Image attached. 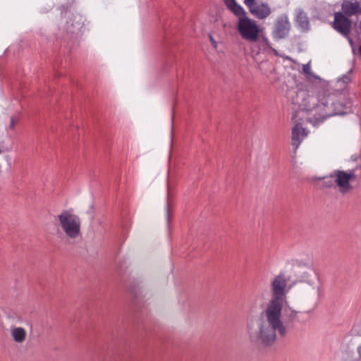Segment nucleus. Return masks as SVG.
I'll use <instances>...</instances> for the list:
<instances>
[{"instance_id": "1a4fd4ad", "label": "nucleus", "mask_w": 361, "mask_h": 361, "mask_svg": "<svg viewBox=\"0 0 361 361\" xmlns=\"http://www.w3.org/2000/svg\"><path fill=\"white\" fill-rule=\"evenodd\" d=\"M289 30L290 23L287 16H281L276 20L275 28L273 32V36L275 39L284 38L288 34Z\"/></svg>"}, {"instance_id": "4468645a", "label": "nucleus", "mask_w": 361, "mask_h": 361, "mask_svg": "<svg viewBox=\"0 0 361 361\" xmlns=\"http://www.w3.org/2000/svg\"><path fill=\"white\" fill-rule=\"evenodd\" d=\"M296 22L298 26L303 30H307L309 27V21L306 14L301 10L296 11Z\"/></svg>"}, {"instance_id": "7ed1b4c3", "label": "nucleus", "mask_w": 361, "mask_h": 361, "mask_svg": "<svg viewBox=\"0 0 361 361\" xmlns=\"http://www.w3.org/2000/svg\"><path fill=\"white\" fill-rule=\"evenodd\" d=\"M316 179L322 181L323 187L334 188L342 195L352 193L357 183V176L355 169H335L329 176Z\"/></svg>"}, {"instance_id": "f03ea898", "label": "nucleus", "mask_w": 361, "mask_h": 361, "mask_svg": "<svg viewBox=\"0 0 361 361\" xmlns=\"http://www.w3.org/2000/svg\"><path fill=\"white\" fill-rule=\"evenodd\" d=\"M298 97L301 99L299 103L300 110L296 112L293 118L294 126L291 132V145L297 150L301 142L307 136L308 130L303 127L302 123L296 118L306 113L307 120L313 123L323 121L327 117L344 114L345 107L349 102L342 103L344 97L341 94L330 93L328 90H322L317 95L300 91Z\"/></svg>"}, {"instance_id": "9d476101", "label": "nucleus", "mask_w": 361, "mask_h": 361, "mask_svg": "<svg viewBox=\"0 0 361 361\" xmlns=\"http://www.w3.org/2000/svg\"><path fill=\"white\" fill-rule=\"evenodd\" d=\"M11 336L16 343H22L26 340L27 331L23 327L13 326L11 328Z\"/></svg>"}, {"instance_id": "f8f14e48", "label": "nucleus", "mask_w": 361, "mask_h": 361, "mask_svg": "<svg viewBox=\"0 0 361 361\" xmlns=\"http://www.w3.org/2000/svg\"><path fill=\"white\" fill-rule=\"evenodd\" d=\"M283 311L285 312V316L288 322L293 323L299 321L300 312L290 307L288 302L283 307Z\"/></svg>"}, {"instance_id": "f257e3e1", "label": "nucleus", "mask_w": 361, "mask_h": 361, "mask_svg": "<svg viewBox=\"0 0 361 361\" xmlns=\"http://www.w3.org/2000/svg\"><path fill=\"white\" fill-rule=\"evenodd\" d=\"M287 279L284 275L276 276L271 282V298L259 316H249L245 329L251 343L264 346L274 343L277 336L285 337L288 328L282 314L287 305Z\"/></svg>"}, {"instance_id": "f3484780", "label": "nucleus", "mask_w": 361, "mask_h": 361, "mask_svg": "<svg viewBox=\"0 0 361 361\" xmlns=\"http://www.w3.org/2000/svg\"><path fill=\"white\" fill-rule=\"evenodd\" d=\"M209 39L210 43H211L212 46L213 47V48L214 49H217V48H218V42L214 39L213 36L209 35Z\"/></svg>"}, {"instance_id": "20e7f679", "label": "nucleus", "mask_w": 361, "mask_h": 361, "mask_svg": "<svg viewBox=\"0 0 361 361\" xmlns=\"http://www.w3.org/2000/svg\"><path fill=\"white\" fill-rule=\"evenodd\" d=\"M236 30L239 35L244 40L250 42H257L262 40L268 45L269 40L264 34V27L260 26L255 20L248 18L245 14L238 17Z\"/></svg>"}, {"instance_id": "aec40b11", "label": "nucleus", "mask_w": 361, "mask_h": 361, "mask_svg": "<svg viewBox=\"0 0 361 361\" xmlns=\"http://www.w3.org/2000/svg\"><path fill=\"white\" fill-rule=\"evenodd\" d=\"M359 51H360V54H361V46H360V48H359Z\"/></svg>"}, {"instance_id": "6e6552de", "label": "nucleus", "mask_w": 361, "mask_h": 361, "mask_svg": "<svg viewBox=\"0 0 361 361\" xmlns=\"http://www.w3.org/2000/svg\"><path fill=\"white\" fill-rule=\"evenodd\" d=\"M351 23L348 18L341 13L337 12L334 14L333 27L340 33L347 36L350 30Z\"/></svg>"}, {"instance_id": "ddd939ff", "label": "nucleus", "mask_w": 361, "mask_h": 361, "mask_svg": "<svg viewBox=\"0 0 361 361\" xmlns=\"http://www.w3.org/2000/svg\"><path fill=\"white\" fill-rule=\"evenodd\" d=\"M226 6L231 10L236 16L245 14L244 8L238 4L235 0H224Z\"/></svg>"}, {"instance_id": "0eeeda50", "label": "nucleus", "mask_w": 361, "mask_h": 361, "mask_svg": "<svg viewBox=\"0 0 361 361\" xmlns=\"http://www.w3.org/2000/svg\"><path fill=\"white\" fill-rule=\"evenodd\" d=\"M243 3L250 12L258 19H264L271 13V8L266 3H257V0H244Z\"/></svg>"}, {"instance_id": "39448f33", "label": "nucleus", "mask_w": 361, "mask_h": 361, "mask_svg": "<svg viewBox=\"0 0 361 361\" xmlns=\"http://www.w3.org/2000/svg\"><path fill=\"white\" fill-rule=\"evenodd\" d=\"M59 227L69 239H76L80 235L81 219L72 209L61 211L56 217Z\"/></svg>"}, {"instance_id": "dca6fc26", "label": "nucleus", "mask_w": 361, "mask_h": 361, "mask_svg": "<svg viewBox=\"0 0 361 361\" xmlns=\"http://www.w3.org/2000/svg\"><path fill=\"white\" fill-rule=\"evenodd\" d=\"M302 71H303V73L307 75V76L310 77V78H315V79H317L318 77H317L312 71H311V66H310V63H307L306 64H304L302 66Z\"/></svg>"}, {"instance_id": "6ab92c4d", "label": "nucleus", "mask_w": 361, "mask_h": 361, "mask_svg": "<svg viewBox=\"0 0 361 361\" xmlns=\"http://www.w3.org/2000/svg\"><path fill=\"white\" fill-rule=\"evenodd\" d=\"M357 353L359 359L361 360V344L357 346Z\"/></svg>"}, {"instance_id": "a211bd4d", "label": "nucleus", "mask_w": 361, "mask_h": 361, "mask_svg": "<svg viewBox=\"0 0 361 361\" xmlns=\"http://www.w3.org/2000/svg\"><path fill=\"white\" fill-rule=\"evenodd\" d=\"M166 221L168 223H169L170 221V214H169V207L166 209Z\"/></svg>"}, {"instance_id": "9b49d317", "label": "nucleus", "mask_w": 361, "mask_h": 361, "mask_svg": "<svg viewBox=\"0 0 361 361\" xmlns=\"http://www.w3.org/2000/svg\"><path fill=\"white\" fill-rule=\"evenodd\" d=\"M343 12L347 16H352L360 11V8L357 1H344L342 4Z\"/></svg>"}, {"instance_id": "2eb2a0df", "label": "nucleus", "mask_w": 361, "mask_h": 361, "mask_svg": "<svg viewBox=\"0 0 361 361\" xmlns=\"http://www.w3.org/2000/svg\"><path fill=\"white\" fill-rule=\"evenodd\" d=\"M18 122V118L16 116H11L8 123L6 124L5 130L7 133H11L15 130V127Z\"/></svg>"}, {"instance_id": "423d86ee", "label": "nucleus", "mask_w": 361, "mask_h": 361, "mask_svg": "<svg viewBox=\"0 0 361 361\" xmlns=\"http://www.w3.org/2000/svg\"><path fill=\"white\" fill-rule=\"evenodd\" d=\"M300 295L304 302L315 309L321 296V288L317 283L307 282L300 288Z\"/></svg>"}]
</instances>
